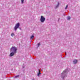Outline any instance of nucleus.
<instances>
[{
    "mask_svg": "<svg viewBox=\"0 0 80 80\" xmlns=\"http://www.w3.org/2000/svg\"><path fill=\"white\" fill-rule=\"evenodd\" d=\"M18 49L15 47H12L10 49V52L11 53L9 55V57H13L15 54L17 52Z\"/></svg>",
    "mask_w": 80,
    "mask_h": 80,
    "instance_id": "1",
    "label": "nucleus"
},
{
    "mask_svg": "<svg viewBox=\"0 0 80 80\" xmlns=\"http://www.w3.org/2000/svg\"><path fill=\"white\" fill-rule=\"evenodd\" d=\"M69 69H65L61 73V77L62 79H64L65 77H67V72H69Z\"/></svg>",
    "mask_w": 80,
    "mask_h": 80,
    "instance_id": "2",
    "label": "nucleus"
},
{
    "mask_svg": "<svg viewBox=\"0 0 80 80\" xmlns=\"http://www.w3.org/2000/svg\"><path fill=\"white\" fill-rule=\"evenodd\" d=\"M40 21L41 23H44L45 21V18L43 16H42L40 19Z\"/></svg>",
    "mask_w": 80,
    "mask_h": 80,
    "instance_id": "3",
    "label": "nucleus"
},
{
    "mask_svg": "<svg viewBox=\"0 0 80 80\" xmlns=\"http://www.w3.org/2000/svg\"><path fill=\"white\" fill-rule=\"evenodd\" d=\"M20 27V23H17L14 28V30L16 31L17 30V28H18V27Z\"/></svg>",
    "mask_w": 80,
    "mask_h": 80,
    "instance_id": "4",
    "label": "nucleus"
},
{
    "mask_svg": "<svg viewBox=\"0 0 80 80\" xmlns=\"http://www.w3.org/2000/svg\"><path fill=\"white\" fill-rule=\"evenodd\" d=\"M59 2H58V4L57 5H56L55 7V9L57 8H58V7H59Z\"/></svg>",
    "mask_w": 80,
    "mask_h": 80,
    "instance_id": "5",
    "label": "nucleus"
},
{
    "mask_svg": "<svg viewBox=\"0 0 80 80\" xmlns=\"http://www.w3.org/2000/svg\"><path fill=\"white\" fill-rule=\"evenodd\" d=\"M77 62H78V60H77L75 59L73 61V62L74 64H76V63H77Z\"/></svg>",
    "mask_w": 80,
    "mask_h": 80,
    "instance_id": "6",
    "label": "nucleus"
},
{
    "mask_svg": "<svg viewBox=\"0 0 80 80\" xmlns=\"http://www.w3.org/2000/svg\"><path fill=\"white\" fill-rule=\"evenodd\" d=\"M38 72L37 73V75L38 77H39L40 75L41 74V72H40V70H38Z\"/></svg>",
    "mask_w": 80,
    "mask_h": 80,
    "instance_id": "7",
    "label": "nucleus"
},
{
    "mask_svg": "<svg viewBox=\"0 0 80 80\" xmlns=\"http://www.w3.org/2000/svg\"><path fill=\"white\" fill-rule=\"evenodd\" d=\"M34 38V36L33 35H32L30 37V39L31 40H32L33 38Z\"/></svg>",
    "mask_w": 80,
    "mask_h": 80,
    "instance_id": "8",
    "label": "nucleus"
},
{
    "mask_svg": "<svg viewBox=\"0 0 80 80\" xmlns=\"http://www.w3.org/2000/svg\"><path fill=\"white\" fill-rule=\"evenodd\" d=\"M70 18H71L70 16H68L67 17V20H70Z\"/></svg>",
    "mask_w": 80,
    "mask_h": 80,
    "instance_id": "9",
    "label": "nucleus"
},
{
    "mask_svg": "<svg viewBox=\"0 0 80 80\" xmlns=\"http://www.w3.org/2000/svg\"><path fill=\"white\" fill-rule=\"evenodd\" d=\"M11 37H13L14 36V33H12L11 34Z\"/></svg>",
    "mask_w": 80,
    "mask_h": 80,
    "instance_id": "10",
    "label": "nucleus"
},
{
    "mask_svg": "<svg viewBox=\"0 0 80 80\" xmlns=\"http://www.w3.org/2000/svg\"><path fill=\"white\" fill-rule=\"evenodd\" d=\"M19 77V75H17L15 76L14 78H18Z\"/></svg>",
    "mask_w": 80,
    "mask_h": 80,
    "instance_id": "11",
    "label": "nucleus"
},
{
    "mask_svg": "<svg viewBox=\"0 0 80 80\" xmlns=\"http://www.w3.org/2000/svg\"><path fill=\"white\" fill-rule=\"evenodd\" d=\"M68 8V5H67L66 7L65 8V10H67V8Z\"/></svg>",
    "mask_w": 80,
    "mask_h": 80,
    "instance_id": "12",
    "label": "nucleus"
},
{
    "mask_svg": "<svg viewBox=\"0 0 80 80\" xmlns=\"http://www.w3.org/2000/svg\"><path fill=\"white\" fill-rule=\"evenodd\" d=\"M24 2V0H21L22 3H23Z\"/></svg>",
    "mask_w": 80,
    "mask_h": 80,
    "instance_id": "13",
    "label": "nucleus"
},
{
    "mask_svg": "<svg viewBox=\"0 0 80 80\" xmlns=\"http://www.w3.org/2000/svg\"><path fill=\"white\" fill-rule=\"evenodd\" d=\"M40 45V43H39L38 44V47H39Z\"/></svg>",
    "mask_w": 80,
    "mask_h": 80,
    "instance_id": "14",
    "label": "nucleus"
},
{
    "mask_svg": "<svg viewBox=\"0 0 80 80\" xmlns=\"http://www.w3.org/2000/svg\"><path fill=\"white\" fill-rule=\"evenodd\" d=\"M65 54H66H66H67V53H66V52H65Z\"/></svg>",
    "mask_w": 80,
    "mask_h": 80,
    "instance_id": "15",
    "label": "nucleus"
},
{
    "mask_svg": "<svg viewBox=\"0 0 80 80\" xmlns=\"http://www.w3.org/2000/svg\"><path fill=\"white\" fill-rule=\"evenodd\" d=\"M32 80H34V79H32Z\"/></svg>",
    "mask_w": 80,
    "mask_h": 80,
    "instance_id": "16",
    "label": "nucleus"
}]
</instances>
